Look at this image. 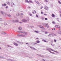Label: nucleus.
<instances>
[{"mask_svg":"<svg viewBox=\"0 0 61 61\" xmlns=\"http://www.w3.org/2000/svg\"><path fill=\"white\" fill-rule=\"evenodd\" d=\"M46 49V50H47L48 51H49V52L51 53V54H55V53L51 51V50L52 51H53V52H56V53H58V52L57 51H54V50L52 49L49 48H47V49Z\"/></svg>","mask_w":61,"mask_h":61,"instance_id":"f257e3e1","label":"nucleus"},{"mask_svg":"<svg viewBox=\"0 0 61 61\" xmlns=\"http://www.w3.org/2000/svg\"><path fill=\"white\" fill-rule=\"evenodd\" d=\"M17 36H21V37H26V36L24 34H20L17 35Z\"/></svg>","mask_w":61,"mask_h":61,"instance_id":"f03ea898","label":"nucleus"},{"mask_svg":"<svg viewBox=\"0 0 61 61\" xmlns=\"http://www.w3.org/2000/svg\"><path fill=\"white\" fill-rule=\"evenodd\" d=\"M19 33H23L25 35H26V34H27V33L24 31H18Z\"/></svg>","mask_w":61,"mask_h":61,"instance_id":"7ed1b4c3","label":"nucleus"},{"mask_svg":"<svg viewBox=\"0 0 61 61\" xmlns=\"http://www.w3.org/2000/svg\"><path fill=\"white\" fill-rule=\"evenodd\" d=\"M22 22H23L25 23H26L27 22V20L25 19H23L22 20Z\"/></svg>","mask_w":61,"mask_h":61,"instance_id":"20e7f679","label":"nucleus"},{"mask_svg":"<svg viewBox=\"0 0 61 61\" xmlns=\"http://www.w3.org/2000/svg\"><path fill=\"white\" fill-rule=\"evenodd\" d=\"M13 22H14V23H15V22H19V20H13Z\"/></svg>","mask_w":61,"mask_h":61,"instance_id":"39448f33","label":"nucleus"},{"mask_svg":"<svg viewBox=\"0 0 61 61\" xmlns=\"http://www.w3.org/2000/svg\"><path fill=\"white\" fill-rule=\"evenodd\" d=\"M58 33L59 34H61V30L59 29L58 31Z\"/></svg>","mask_w":61,"mask_h":61,"instance_id":"423d86ee","label":"nucleus"},{"mask_svg":"<svg viewBox=\"0 0 61 61\" xmlns=\"http://www.w3.org/2000/svg\"><path fill=\"white\" fill-rule=\"evenodd\" d=\"M43 25H46V26L48 28L49 27V26H48V25L47 24H46V23H43Z\"/></svg>","mask_w":61,"mask_h":61,"instance_id":"0eeeda50","label":"nucleus"},{"mask_svg":"<svg viewBox=\"0 0 61 61\" xmlns=\"http://www.w3.org/2000/svg\"><path fill=\"white\" fill-rule=\"evenodd\" d=\"M44 8L45 9V10H48V7L46 6H44Z\"/></svg>","mask_w":61,"mask_h":61,"instance_id":"6e6552de","label":"nucleus"},{"mask_svg":"<svg viewBox=\"0 0 61 61\" xmlns=\"http://www.w3.org/2000/svg\"><path fill=\"white\" fill-rule=\"evenodd\" d=\"M0 13H1V14H3L4 15V14H5V15H7V14H6V13H5L3 11H1Z\"/></svg>","mask_w":61,"mask_h":61,"instance_id":"1a4fd4ad","label":"nucleus"},{"mask_svg":"<svg viewBox=\"0 0 61 61\" xmlns=\"http://www.w3.org/2000/svg\"><path fill=\"white\" fill-rule=\"evenodd\" d=\"M1 34L2 35H5V34H6V33L4 31H2L1 33Z\"/></svg>","mask_w":61,"mask_h":61,"instance_id":"9d476101","label":"nucleus"},{"mask_svg":"<svg viewBox=\"0 0 61 61\" xmlns=\"http://www.w3.org/2000/svg\"><path fill=\"white\" fill-rule=\"evenodd\" d=\"M22 27L21 26H20L18 28V29L20 31H21L22 30Z\"/></svg>","mask_w":61,"mask_h":61,"instance_id":"9b49d317","label":"nucleus"},{"mask_svg":"<svg viewBox=\"0 0 61 61\" xmlns=\"http://www.w3.org/2000/svg\"><path fill=\"white\" fill-rule=\"evenodd\" d=\"M55 27H57V28H60V26L57 25H55Z\"/></svg>","mask_w":61,"mask_h":61,"instance_id":"f8f14e48","label":"nucleus"},{"mask_svg":"<svg viewBox=\"0 0 61 61\" xmlns=\"http://www.w3.org/2000/svg\"><path fill=\"white\" fill-rule=\"evenodd\" d=\"M14 44L15 45V46H18V44H17L16 43L14 42Z\"/></svg>","mask_w":61,"mask_h":61,"instance_id":"ddd939ff","label":"nucleus"},{"mask_svg":"<svg viewBox=\"0 0 61 61\" xmlns=\"http://www.w3.org/2000/svg\"><path fill=\"white\" fill-rule=\"evenodd\" d=\"M39 27L41 28H43V29H44V27H43V26L40 25L39 26Z\"/></svg>","mask_w":61,"mask_h":61,"instance_id":"4468645a","label":"nucleus"},{"mask_svg":"<svg viewBox=\"0 0 61 61\" xmlns=\"http://www.w3.org/2000/svg\"><path fill=\"white\" fill-rule=\"evenodd\" d=\"M39 56H41V57H44V56L43 55H41L40 54H39Z\"/></svg>","mask_w":61,"mask_h":61,"instance_id":"2eb2a0df","label":"nucleus"},{"mask_svg":"<svg viewBox=\"0 0 61 61\" xmlns=\"http://www.w3.org/2000/svg\"><path fill=\"white\" fill-rule=\"evenodd\" d=\"M31 48L32 49H33V50H36V49L35 48H34V47H31Z\"/></svg>","mask_w":61,"mask_h":61,"instance_id":"dca6fc26","label":"nucleus"},{"mask_svg":"<svg viewBox=\"0 0 61 61\" xmlns=\"http://www.w3.org/2000/svg\"><path fill=\"white\" fill-rule=\"evenodd\" d=\"M6 5L5 3L4 4H2V6H6Z\"/></svg>","mask_w":61,"mask_h":61,"instance_id":"f3484780","label":"nucleus"},{"mask_svg":"<svg viewBox=\"0 0 61 61\" xmlns=\"http://www.w3.org/2000/svg\"><path fill=\"white\" fill-rule=\"evenodd\" d=\"M16 15L17 16H19V15H20V14L19 13H17L16 14Z\"/></svg>","mask_w":61,"mask_h":61,"instance_id":"a211bd4d","label":"nucleus"},{"mask_svg":"<svg viewBox=\"0 0 61 61\" xmlns=\"http://www.w3.org/2000/svg\"><path fill=\"white\" fill-rule=\"evenodd\" d=\"M31 44H32V45H35V44H37V43H35V42H32Z\"/></svg>","mask_w":61,"mask_h":61,"instance_id":"6ab92c4d","label":"nucleus"},{"mask_svg":"<svg viewBox=\"0 0 61 61\" xmlns=\"http://www.w3.org/2000/svg\"><path fill=\"white\" fill-rule=\"evenodd\" d=\"M6 3L8 4V5H10V2H6Z\"/></svg>","mask_w":61,"mask_h":61,"instance_id":"aec40b11","label":"nucleus"},{"mask_svg":"<svg viewBox=\"0 0 61 61\" xmlns=\"http://www.w3.org/2000/svg\"><path fill=\"white\" fill-rule=\"evenodd\" d=\"M36 13V11L35 10H34L32 12L33 14H35V13Z\"/></svg>","mask_w":61,"mask_h":61,"instance_id":"412c9836","label":"nucleus"},{"mask_svg":"<svg viewBox=\"0 0 61 61\" xmlns=\"http://www.w3.org/2000/svg\"><path fill=\"white\" fill-rule=\"evenodd\" d=\"M35 32H36V33H39V32L38 31H34Z\"/></svg>","mask_w":61,"mask_h":61,"instance_id":"4be33fe9","label":"nucleus"},{"mask_svg":"<svg viewBox=\"0 0 61 61\" xmlns=\"http://www.w3.org/2000/svg\"><path fill=\"white\" fill-rule=\"evenodd\" d=\"M5 58V57L2 56H0V58Z\"/></svg>","mask_w":61,"mask_h":61,"instance_id":"5701e85b","label":"nucleus"},{"mask_svg":"<svg viewBox=\"0 0 61 61\" xmlns=\"http://www.w3.org/2000/svg\"><path fill=\"white\" fill-rule=\"evenodd\" d=\"M8 16H9V17H12V16L10 15H8Z\"/></svg>","mask_w":61,"mask_h":61,"instance_id":"b1692460","label":"nucleus"},{"mask_svg":"<svg viewBox=\"0 0 61 61\" xmlns=\"http://www.w3.org/2000/svg\"><path fill=\"white\" fill-rule=\"evenodd\" d=\"M25 1L26 2L29 3V2L27 0H25Z\"/></svg>","mask_w":61,"mask_h":61,"instance_id":"393cba45","label":"nucleus"},{"mask_svg":"<svg viewBox=\"0 0 61 61\" xmlns=\"http://www.w3.org/2000/svg\"><path fill=\"white\" fill-rule=\"evenodd\" d=\"M11 4L12 5H11V6H12V5H14V3L13 2H11Z\"/></svg>","mask_w":61,"mask_h":61,"instance_id":"a878e982","label":"nucleus"},{"mask_svg":"<svg viewBox=\"0 0 61 61\" xmlns=\"http://www.w3.org/2000/svg\"><path fill=\"white\" fill-rule=\"evenodd\" d=\"M17 43H18L19 44H22V43H21L19 41H17Z\"/></svg>","mask_w":61,"mask_h":61,"instance_id":"bb28decb","label":"nucleus"},{"mask_svg":"<svg viewBox=\"0 0 61 61\" xmlns=\"http://www.w3.org/2000/svg\"><path fill=\"white\" fill-rule=\"evenodd\" d=\"M35 2H36V3H37V4H39V2H38V1H35Z\"/></svg>","mask_w":61,"mask_h":61,"instance_id":"cd10ccee","label":"nucleus"},{"mask_svg":"<svg viewBox=\"0 0 61 61\" xmlns=\"http://www.w3.org/2000/svg\"><path fill=\"white\" fill-rule=\"evenodd\" d=\"M26 19L28 21H29V18H28V17H27Z\"/></svg>","mask_w":61,"mask_h":61,"instance_id":"c85d7f7f","label":"nucleus"},{"mask_svg":"<svg viewBox=\"0 0 61 61\" xmlns=\"http://www.w3.org/2000/svg\"><path fill=\"white\" fill-rule=\"evenodd\" d=\"M42 41H43V42H46V41L45 40H42Z\"/></svg>","mask_w":61,"mask_h":61,"instance_id":"c756f323","label":"nucleus"},{"mask_svg":"<svg viewBox=\"0 0 61 61\" xmlns=\"http://www.w3.org/2000/svg\"><path fill=\"white\" fill-rule=\"evenodd\" d=\"M36 42L37 43H40V41H37Z\"/></svg>","mask_w":61,"mask_h":61,"instance_id":"7c9ffc66","label":"nucleus"},{"mask_svg":"<svg viewBox=\"0 0 61 61\" xmlns=\"http://www.w3.org/2000/svg\"><path fill=\"white\" fill-rule=\"evenodd\" d=\"M44 1L45 2H46V3L47 2H48V1L47 0H44Z\"/></svg>","mask_w":61,"mask_h":61,"instance_id":"2f4dec72","label":"nucleus"},{"mask_svg":"<svg viewBox=\"0 0 61 61\" xmlns=\"http://www.w3.org/2000/svg\"><path fill=\"white\" fill-rule=\"evenodd\" d=\"M52 17H55V15H54L52 14Z\"/></svg>","mask_w":61,"mask_h":61,"instance_id":"473e14b6","label":"nucleus"},{"mask_svg":"<svg viewBox=\"0 0 61 61\" xmlns=\"http://www.w3.org/2000/svg\"><path fill=\"white\" fill-rule=\"evenodd\" d=\"M58 2L59 3V4H61V2H60V1H58Z\"/></svg>","mask_w":61,"mask_h":61,"instance_id":"72a5a7b5","label":"nucleus"},{"mask_svg":"<svg viewBox=\"0 0 61 61\" xmlns=\"http://www.w3.org/2000/svg\"><path fill=\"white\" fill-rule=\"evenodd\" d=\"M29 15H30V16H32L33 15L30 13H29Z\"/></svg>","mask_w":61,"mask_h":61,"instance_id":"f704fd0d","label":"nucleus"},{"mask_svg":"<svg viewBox=\"0 0 61 61\" xmlns=\"http://www.w3.org/2000/svg\"><path fill=\"white\" fill-rule=\"evenodd\" d=\"M7 24H6V23H4V25H7Z\"/></svg>","mask_w":61,"mask_h":61,"instance_id":"c9c22d12","label":"nucleus"},{"mask_svg":"<svg viewBox=\"0 0 61 61\" xmlns=\"http://www.w3.org/2000/svg\"><path fill=\"white\" fill-rule=\"evenodd\" d=\"M45 34H48V32H45Z\"/></svg>","mask_w":61,"mask_h":61,"instance_id":"e433bc0d","label":"nucleus"},{"mask_svg":"<svg viewBox=\"0 0 61 61\" xmlns=\"http://www.w3.org/2000/svg\"><path fill=\"white\" fill-rule=\"evenodd\" d=\"M6 8H8V6H6Z\"/></svg>","mask_w":61,"mask_h":61,"instance_id":"4c0bfd02","label":"nucleus"},{"mask_svg":"<svg viewBox=\"0 0 61 61\" xmlns=\"http://www.w3.org/2000/svg\"><path fill=\"white\" fill-rule=\"evenodd\" d=\"M54 42H56V40L55 39H54Z\"/></svg>","mask_w":61,"mask_h":61,"instance_id":"58836bf2","label":"nucleus"},{"mask_svg":"<svg viewBox=\"0 0 61 61\" xmlns=\"http://www.w3.org/2000/svg\"><path fill=\"white\" fill-rule=\"evenodd\" d=\"M52 23L53 24H56V23H55V22L54 21H53L52 22Z\"/></svg>","mask_w":61,"mask_h":61,"instance_id":"ea45409f","label":"nucleus"},{"mask_svg":"<svg viewBox=\"0 0 61 61\" xmlns=\"http://www.w3.org/2000/svg\"><path fill=\"white\" fill-rule=\"evenodd\" d=\"M50 35H51L52 36L53 35L51 34H49L48 35V36L49 37V36H50Z\"/></svg>","mask_w":61,"mask_h":61,"instance_id":"a19ab883","label":"nucleus"},{"mask_svg":"<svg viewBox=\"0 0 61 61\" xmlns=\"http://www.w3.org/2000/svg\"><path fill=\"white\" fill-rule=\"evenodd\" d=\"M2 20H3L1 18L0 19V21H2Z\"/></svg>","mask_w":61,"mask_h":61,"instance_id":"79ce46f5","label":"nucleus"},{"mask_svg":"<svg viewBox=\"0 0 61 61\" xmlns=\"http://www.w3.org/2000/svg\"><path fill=\"white\" fill-rule=\"evenodd\" d=\"M29 2H30V3H33V2L30 0Z\"/></svg>","mask_w":61,"mask_h":61,"instance_id":"37998d69","label":"nucleus"},{"mask_svg":"<svg viewBox=\"0 0 61 61\" xmlns=\"http://www.w3.org/2000/svg\"><path fill=\"white\" fill-rule=\"evenodd\" d=\"M23 15L24 14H23V13H21V15Z\"/></svg>","mask_w":61,"mask_h":61,"instance_id":"c03bdc74","label":"nucleus"},{"mask_svg":"<svg viewBox=\"0 0 61 61\" xmlns=\"http://www.w3.org/2000/svg\"><path fill=\"white\" fill-rule=\"evenodd\" d=\"M45 20H47V18H45Z\"/></svg>","mask_w":61,"mask_h":61,"instance_id":"a18cd8bd","label":"nucleus"},{"mask_svg":"<svg viewBox=\"0 0 61 61\" xmlns=\"http://www.w3.org/2000/svg\"><path fill=\"white\" fill-rule=\"evenodd\" d=\"M19 23L20 24H22V22H19Z\"/></svg>","mask_w":61,"mask_h":61,"instance_id":"49530a36","label":"nucleus"},{"mask_svg":"<svg viewBox=\"0 0 61 61\" xmlns=\"http://www.w3.org/2000/svg\"><path fill=\"white\" fill-rule=\"evenodd\" d=\"M41 18L42 20H44V18L43 17H42Z\"/></svg>","mask_w":61,"mask_h":61,"instance_id":"de8ad7c7","label":"nucleus"},{"mask_svg":"<svg viewBox=\"0 0 61 61\" xmlns=\"http://www.w3.org/2000/svg\"><path fill=\"white\" fill-rule=\"evenodd\" d=\"M52 30H55V28H54L53 29H52Z\"/></svg>","mask_w":61,"mask_h":61,"instance_id":"09e8293b","label":"nucleus"},{"mask_svg":"<svg viewBox=\"0 0 61 61\" xmlns=\"http://www.w3.org/2000/svg\"><path fill=\"white\" fill-rule=\"evenodd\" d=\"M57 20L58 21H59V20L58 19H57Z\"/></svg>","mask_w":61,"mask_h":61,"instance_id":"8fccbe9b","label":"nucleus"},{"mask_svg":"<svg viewBox=\"0 0 61 61\" xmlns=\"http://www.w3.org/2000/svg\"><path fill=\"white\" fill-rule=\"evenodd\" d=\"M44 15H47L46 14H44Z\"/></svg>","mask_w":61,"mask_h":61,"instance_id":"3c124183","label":"nucleus"},{"mask_svg":"<svg viewBox=\"0 0 61 61\" xmlns=\"http://www.w3.org/2000/svg\"><path fill=\"white\" fill-rule=\"evenodd\" d=\"M36 16L37 17H38V16L37 15H36Z\"/></svg>","mask_w":61,"mask_h":61,"instance_id":"603ef678","label":"nucleus"},{"mask_svg":"<svg viewBox=\"0 0 61 61\" xmlns=\"http://www.w3.org/2000/svg\"><path fill=\"white\" fill-rule=\"evenodd\" d=\"M7 46L8 47H10V46H9V45H8Z\"/></svg>","mask_w":61,"mask_h":61,"instance_id":"864d4df0","label":"nucleus"},{"mask_svg":"<svg viewBox=\"0 0 61 61\" xmlns=\"http://www.w3.org/2000/svg\"><path fill=\"white\" fill-rule=\"evenodd\" d=\"M42 60L43 61H46V60L44 59H43Z\"/></svg>","mask_w":61,"mask_h":61,"instance_id":"5fc2aeb1","label":"nucleus"},{"mask_svg":"<svg viewBox=\"0 0 61 61\" xmlns=\"http://www.w3.org/2000/svg\"><path fill=\"white\" fill-rule=\"evenodd\" d=\"M53 36H56V34H54L53 35Z\"/></svg>","mask_w":61,"mask_h":61,"instance_id":"6e6d98bb","label":"nucleus"},{"mask_svg":"<svg viewBox=\"0 0 61 61\" xmlns=\"http://www.w3.org/2000/svg\"><path fill=\"white\" fill-rule=\"evenodd\" d=\"M26 44H27V45H29V44H28V43H26Z\"/></svg>","mask_w":61,"mask_h":61,"instance_id":"4d7b16f0","label":"nucleus"},{"mask_svg":"<svg viewBox=\"0 0 61 61\" xmlns=\"http://www.w3.org/2000/svg\"><path fill=\"white\" fill-rule=\"evenodd\" d=\"M42 8H43V7H41V9H42Z\"/></svg>","mask_w":61,"mask_h":61,"instance_id":"13d9d810","label":"nucleus"},{"mask_svg":"<svg viewBox=\"0 0 61 61\" xmlns=\"http://www.w3.org/2000/svg\"><path fill=\"white\" fill-rule=\"evenodd\" d=\"M41 14H43V12H41Z\"/></svg>","mask_w":61,"mask_h":61,"instance_id":"bf43d9fd","label":"nucleus"},{"mask_svg":"<svg viewBox=\"0 0 61 61\" xmlns=\"http://www.w3.org/2000/svg\"><path fill=\"white\" fill-rule=\"evenodd\" d=\"M29 47H30V48H31V46H29Z\"/></svg>","mask_w":61,"mask_h":61,"instance_id":"052dcab7","label":"nucleus"},{"mask_svg":"<svg viewBox=\"0 0 61 61\" xmlns=\"http://www.w3.org/2000/svg\"><path fill=\"white\" fill-rule=\"evenodd\" d=\"M29 8H31V7H30V6H29Z\"/></svg>","mask_w":61,"mask_h":61,"instance_id":"680f3d73","label":"nucleus"},{"mask_svg":"<svg viewBox=\"0 0 61 61\" xmlns=\"http://www.w3.org/2000/svg\"><path fill=\"white\" fill-rule=\"evenodd\" d=\"M51 45H52V46H54V45H52V44H51Z\"/></svg>","mask_w":61,"mask_h":61,"instance_id":"e2e57ef3","label":"nucleus"},{"mask_svg":"<svg viewBox=\"0 0 61 61\" xmlns=\"http://www.w3.org/2000/svg\"><path fill=\"white\" fill-rule=\"evenodd\" d=\"M41 32H44V31L43 30H41Z\"/></svg>","mask_w":61,"mask_h":61,"instance_id":"0e129e2a","label":"nucleus"},{"mask_svg":"<svg viewBox=\"0 0 61 61\" xmlns=\"http://www.w3.org/2000/svg\"><path fill=\"white\" fill-rule=\"evenodd\" d=\"M38 39V38H36V39Z\"/></svg>","mask_w":61,"mask_h":61,"instance_id":"69168bd1","label":"nucleus"},{"mask_svg":"<svg viewBox=\"0 0 61 61\" xmlns=\"http://www.w3.org/2000/svg\"><path fill=\"white\" fill-rule=\"evenodd\" d=\"M10 47H11V48H13V47H12V46H10Z\"/></svg>","mask_w":61,"mask_h":61,"instance_id":"338daca9","label":"nucleus"},{"mask_svg":"<svg viewBox=\"0 0 61 61\" xmlns=\"http://www.w3.org/2000/svg\"><path fill=\"white\" fill-rule=\"evenodd\" d=\"M1 49V47H0V49Z\"/></svg>","mask_w":61,"mask_h":61,"instance_id":"774afa93","label":"nucleus"}]
</instances>
